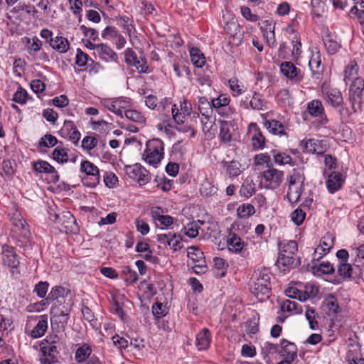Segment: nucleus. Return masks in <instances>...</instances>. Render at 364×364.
<instances>
[{"instance_id":"1","label":"nucleus","mask_w":364,"mask_h":364,"mask_svg":"<svg viewBox=\"0 0 364 364\" xmlns=\"http://www.w3.org/2000/svg\"><path fill=\"white\" fill-rule=\"evenodd\" d=\"M250 290L259 301L269 298L271 291L270 275L267 269L254 272L249 282Z\"/></svg>"},{"instance_id":"2","label":"nucleus","mask_w":364,"mask_h":364,"mask_svg":"<svg viewBox=\"0 0 364 364\" xmlns=\"http://www.w3.org/2000/svg\"><path fill=\"white\" fill-rule=\"evenodd\" d=\"M279 265L292 269L300 264L299 257L296 255L298 245L296 241L282 240L279 242Z\"/></svg>"},{"instance_id":"3","label":"nucleus","mask_w":364,"mask_h":364,"mask_svg":"<svg viewBox=\"0 0 364 364\" xmlns=\"http://www.w3.org/2000/svg\"><path fill=\"white\" fill-rule=\"evenodd\" d=\"M305 176L301 168L293 169L288 177V192L287 197L291 204L296 203L301 196V191L304 185Z\"/></svg>"},{"instance_id":"4","label":"nucleus","mask_w":364,"mask_h":364,"mask_svg":"<svg viewBox=\"0 0 364 364\" xmlns=\"http://www.w3.org/2000/svg\"><path fill=\"white\" fill-rule=\"evenodd\" d=\"M164 156V144L159 139H152L146 144V149L142 154L143 160L148 164L157 167Z\"/></svg>"},{"instance_id":"5","label":"nucleus","mask_w":364,"mask_h":364,"mask_svg":"<svg viewBox=\"0 0 364 364\" xmlns=\"http://www.w3.org/2000/svg\"><path fill=\"white\" fill-rule=\"evenodd\" d=\"M53 210L48 211L49 219L58 224L60 231L65 232L76 233L78 231V226L73 215L70 211L62 213H52Z\"/></svg>"},{"instance_id":"6","label":"nucleus","mask_w":364,"mask_h":364,"mask_svg":"<svg viewBox=\"0 0 364 364\" xmlns=\"http://www.w3.org/2000/svg\"><path fill=\"white\" fill-rule=\"evenodd\" d=\"M80 171L86 175L82 178V183L85 186L93 188L100 182L99 168L90 161H82Z\"/></svg>"},{"instance_id":"7","label":"nucleus","mask_w":364,"mask_h":364,"mask_svg":"<svg viewBox=\"0 0 364 364\" xmlns=\"http://www.w3.org/2000/svg\"><path fill=\"white\" fill-rule=\"evenodd\" d=\"M364 90V80L360 77H355L349 89V100L351 102L354 112H357L356 105L360 107L362 92Z\"/></svg>"},{"instance_id":"8","label":"nucleus","mask_w":364,"mask_h":364,"mask_svg":"<svg viewBox=\"0 0 364 364\" xmlns=\"http://www.w3.org/2000/svg\"><path fill=\"white\" fill-rule=\"evenodd\" d=\"M262 178L265 181V186L269 188L274 189L279 186L284 178V172L277 170L273 166H269L267 169L263 171Z\"/></svg>"},{"instance_id":"9","label":"nucleus","mask_w":364,"mask_h":364,"mask_svg":"<svg viewBox=\"0 0 364 364\" xmlns=\"http://www.w3.org/2000/svg\"><path fill=\"white\" fill-rule=\"evenodd\" d=\"M124 54L125 62L127 65L135 67L139 73L148 72L149 67L147 61L144 58L138 57L131 48H127Z\"/></svg>"},{"instance_id":"10","label":"nucleus","mask_w":364,"mask_h":364,"mask_svg":"<svg viewBox=\"0 0 364 364\" xmlns=\"http://www.w3.org/2000/svg\"><path fill=\"white\" fill-rule=\"evenodd\" d=\"M55 341H52L50 343L48 340L46 343H43L41 346L42 356L40 361L42 364H53L57 362V347L55 345Z\"/></svg>"},{"instance_id":"11","label":"nucleus","mask_w":364,"mask_h":364,"mask_svg":"<svg viewBox=\"0 0 364 364\" xmlns=\"http://www.w3.org/2000/svg\"><path fill=\"white\" fill-rule=\"evenodd\" d=\"M307 111L314 117H319V124L322 126L328 123V118L325 114L324 107L321 101L314 100L307 104Z\"/></svg>"},{"instance_id":"12","label":"nucleus","mask_w":364,"mask_h":364,"mask_svg":"<svg viewBox=\"0 0 364 364\" xmlns=\"http://www.w3.org/2000/svg\"><path fill=\"white\" fill-rule=\"evenodd\" d=\"M249 131L252 134L251 140L253 149H262L265 144V137L262 134L256 123H251Z\"/></svg>"},{"instance_id":"13","label":"nucleus","mask_w":364,"mask_h":364,"mask_svg":"<svg viewBox=\"0 0 364 364\" xmlns=\"http://www.w3.org/2000/svg\"><path fill=\"white\" fill-rule=\"evenodd\" d=\"M280 69L284 75L295 82H299L303 79V76L300 74V70L291 62L282 63Z\"/></svg>"},{"instance_id":"14","label":"nucleus","mask_w":364,"mask_h":364,"mask_svg":"<svg viewBox=\"0 0 364 364\" xmlns=\"http://www.w3.org/2000/svg\"><path fill=\"white\" fill-rule=\"evenodd\" d=\"M1 249L4 263L11 268H16L19 265V260L14 247L5 244L2 245Z\"/></svg>"},{"instance_id":"15","label":"nucleus","mask_w":364,"mask_h":364,"mask_svg":"<svg viewBox=\"0 0 364 364\" xmlns=\"http://www.w3.org/2000/svg\"><path fill=\"white\" fill-rule=\"evenodd\" d=\"M334 237L330 232H327L321 240L319 245L315 249V254H318L319 257L326 255L333 247Z\"/></svg>"},{"instance_id":"16","label":"nucleus","mask_w":364,"mask_h":364,"mask_svg":"<svg viewBox=\"0 0 364 364\" xmlns=\"http://www.w3.org/2000/svg\"><path fill=\"white\" fill-rule=\"evenodd\" d=\"M211 342L210 331L206 328H203L199 333H197L196 338V346L198 350H207Z\"/></svg>"},{"instance_id":"17","label":"nucleus","mask_w":364,"mask_h":364,"mask_svg":"<svg viewBox=\"0 0 364 364\" xmlns=\"http://www.w3.org/2000/svg\"><path fill=\"white\" fill-rule=\"evenodd\" d=\"M281 350L279 353L286 359L294 360L297 356V348L296 345L286 339L280 342Z\"/></svg>"},{"instance_id":"18","label":"nucleus","mask_w":364,"mask_h":364,"mask_svg":"<svg viewBox=\"0 0 364 364\" xmlns=\"http://www.w3.org/2000/svg\"><path fill=\"white\" fill-rule=\"evenodd\" d=\"M61 131L66 134L75 144H77L81 134L73 121L65 120Z\"/></svg>"},{"instance_id":"19","label":"nucleus","mask_w":364,"mask_h":364,"mask_svg":"<svg viewBox=\"0 0 364 364\" xmlns=\"http://www.w3.org/2000/svg\"><path fill=\"white\" fill-rule=\"evenodd\" d=\"M70 294L69 289L57 285L51 288L47 297L50 301H56V303H62V300L68 297Z\"/></svg>"},{"instance_id":"20","label":"nucleus","mask_w":364,"mask_h":364,"mask_svg":"<svg viewBox=\"0 0 364 364\" xmlns=\"http://www.w3.org/2000/svg\"><path fill=\"white\" fill-rule=\"evenodd\" d=\"M33 170L38 173H53V181L57 182L59 180L55 168L46 161H38L33 163Z\"/></svg>"},{"instance_id":"21","label":"nucleus","mask_w":364,"mask_h":364,"mask_svg":"<svg viewBox=\"0 0 364 364\" xmlns=\"http://www.w3.org/2000/svg\"><path fill=\"white\" fill-rule=\"evenodd\" d=\"M344 182L343 175L339 172H332L326 180V186L330 193L339 190Z\"/></svg>"},{"instance_id":"22","label":"nucleus","mask_w":364,"mask_h":364,"mask_svg":"<svg viewBox=\"0 0 364 364\" xmlns=\"http://www.w3.org/2000/svg\"><path fill=\"white\" fill-rule=\"evenodd\" d=\"M97 53L100 58L105 62H117V54L107 44L100 43Z\"/></svg>"},{"instance_id":"23","label":"nucleus","mask_w":364,"mask_h":364,"mask_svg":"<svg viewBox=\"0 0 364 364\" xmlns=\"http://www.w3.org/2000/svg\"><path fill=\"white\" fill-rule=\"evenodd\" d=\"M357 271H360L358 266L352 267L348 263H341L338 267V273L343 279H356L358 277Z\"/></svg>"},{"instance_id":"24","label":"nucleus","mask_w":364,"mask_h":364,"mask_svg":"<svg viewBox=\"0 0 364 364\" xmlns=\"http://www.w3.org/2000/svg\"><path fill=\"white\" fill-rule=\"evenodd\" d=\"M227 245L230 251L238 253L242 251L245 243L235 232H230L227 238Z\"/></svg>"},{"instance_id":"25","label":"nucleus","mask_w":364,"mask_h":364,"mask_svg":"<svg viewBox=\"0 0 364 364\" xmlns=\"http://www.w3.org/2000/svg\"><path fill=\"white\" fill-rule=\"evenodd\" d=\"M49 44L52 48L60 53H66L70 48L68 40L63 36H56L54 38H50Z\"/></svg>"},{"instance_id":"26","label":"nucleus","mask_w":364,"mask_h":364,"mask_svg":"<svg viewBox=\"0 0 364 364\" xmlns=\"http://www.w3.org/2000/svg\"><path fill=\"white\" fill-rule=\"evenodd\" d=\"M264 127L272 134L287 136L284 124L277 120H266Z\"/></svg>"},{"instance_id":"27","label":"nucleus","mask_w":364,"mask_h":364,"mask_svg":"<svg viewBox=\"0 0 364 364\" xmlns=\"http://www.w3.org/2000/svg\"><path fill=\"white\" fill-rule=\"evenodd\" d=\"M105 106L112 112L123 117V112H125L127 107V102L121 99H116L111 102L106 103Z\"/></svg>"},{"instance_id":"28","label":"nucleus","mask_w":364,"mask_h":364,"mask_svg":"<svg viewBox=\"0 0 364 364\" xmlns=\"http://www.w3.org/2000/svg\"><path fill=\"white\" fill-rule=\"evenodd\" d=\"M324 95L327 102L333 107H338L343 103L341 92L338 89H331L326 91Z\"/></svg>"},{"instance_id":"29","label":"nucleus","mask_w":364,"mask_h":364,"mask_svg":"<svg viewBox=\"0 0 364 364\" xmlns=\"http://www.w3.org/2000/svg\"><path fill=\"white\" fill-rule=\"evenodd\" d=\"M72 306L71 301L62 303H55L50 309V318L59 317L60 315L70 314V307Z\"/></svg>"},{"instance_id":"30","label":"nucleus","mask_w":364,"mask_h":364,"mask_svg":"<svg viewBox=\"0 0 364 364\" xmlns=\"http://www.w3.org/2000/svg\"><path fill=\"white\" fill-rule=\"evenodd\" d=\"M92 349L87 344H83L80 346L75 351V360L78 363L87 361L91 356Z\"/></svg>"},{"instance_id":"31","label":"nucleus","mask_w":364,"mask_h":364,"mask_svg":"<svg viewBox=\"0 0 364 364\" xmlns=\"http://www.w3.org/2000/svg\"><path fill=\"white\" fill-rule=\"evenodd\" d=\"M304 149L306 152L311 154H322L324 152L321 141L315 139H309L306 141Z\"/></svg>"},{"instance_id":"32","label":"nucleus","mask_w":364,"mask_h":364,"mask_svg":"<svg viewBox=\"0 0 364 364\" xmlns=\"http://www.w3.org/2000/svg\"><path fill=\"white\" fill-rule=\"evenodd\" d=\"M25 42L28 53L31 55H36L41 49L42 42L36 36L25 38Z\"/></svg>"},{"instance_id":"33","label":"nucleus","mask_w":364,"mask_h":364,"mask_svg":"<svg viewBox=\"0 0 364 364\" xmlns=\"http://www.w3.org/2000/svg\"><path fill=\"white\" fill-rule=\"evenodd\" d=\"M325 48L330 55L336 53L341 48V43L337 42L331 34H327L323 38Z\"/></svg>"},{"instance_id":"34","label":"nucleus","mask_w":364,"mask_h":364,"mask_svg":"<svg viewBox=\"0 0 364 364\" xmlns=\"http://www.w3.org/2000/svg\"><path fill=\"white\" fill-rule=\"evenodd\" d=\"M9 215L11 216V220L13 221L14 225L17 227H20L22 229H25L26 227V223L23 219V217L16 208V206H11V209L9 212Z\"/></svg>"},{"instance_id":"35","label":"nucleus","mask_w":364,"mask_h":364,"mask_svg":"<svg viewBox=\"0 0 364 364\" xmlns=\"http://www.w3.org/2000/svg\"><path fill=\"white\" fill-rule=\"evenodd\" d=\"M314 274H331L334 272V267L329 262H322L313 267Z\"/></svg>"},{"instance_id":"36","label":"nucleus","mask_w":364,"mask_h":364,"mask_svg":"<svg viewBox=\"0 0 364 364\" xmlns=\"http://www.w3.org/2000/svg\"><path fill=\"white\" fill-rule=\"evenodd\" d=\"M323 306L328 310V315L335 314L339 311V306L337 299L332 294H329L323 301Z\"/></svg>"},{"instance_id":"37","label":"nucleus","mask_w":364,"mask_h":364,"mask_svg":"<svg viewBox=\"0 0 364 364\" xmlns=\"http://www.w3.org/2000/svg\"><path fill=\"white\" fill-rule=\"evenodd\" d=\"M190 56L193 64L197 68H202L205 64V57L196 48L190 50Z\"/></svg>"},{"instance_id":"38","label":"nucleus","mask_w":364,"mask_h":364,"mask_svg":"<svg viewBox=\"0 0 364 364\" xmlns=\"http://www.w3.org/2000/svg\"><path fill=\"white\" fill-rule=\"evenodd\" d=\"M255 183L252 179L247 178L240 187V193L242 196L249 198L255 193Z\"/></svg>"},{"instance_id":"39","label":"nucleus","mask_w":364,"mask_h":364,"mask_svg":"<svg viewBox=\"0 0 364 364\" xmlns=\"http://www.w3.org/2000/svg\"><path fill=\"white\" fill-rule=\"evenodd\" d=\"M286 295L289 298L298 299L300 301L308 299V292L302 291L296 287H289L285 291Z\"/></svg>"},{"instance_id":"40","label":"nucleus","mask_w":364,"mask_h":364,"mask_svg":"<svg viewBox=\"0 0 364 364\" xmlns=\"http://www.w3.org/2000/svg\"><path fill=\"white\" fill-rule=\"evenodd\" d=\"M136 251L141 254V257L146 261H151L152 259V251L149 245L144 242H139L136 246Z\"/></svg>"},{"instance_id":"41","label":"nucleus","mask_w":364,"mask_h":364,"mask_svg":"<svg viewBox=\"0 0 364 364\" xmlns=\"http://www.w3.org/2000/svg\"><path fill=\"white\" fill-rule=\"evenodd\" d=\"M48 328L46 320H40L36 326L31 331V336L33 338H40L44 335Z\"/></svg>"},{"instance_id":"42","label":"nucleus","mask_w":364,"mask_h":364,"mask_svg":"<svg viewBox=\"0 0 364 364\" xmlns=\"http://www.w3.org/2000/svg\"><path fill=\"white\" fill-rule=\"evenodd\" d=\"M125 117L133 122L143 124L146 122V118L137 110L126 109L124 112Z\"/></svg>"},{"instance_id":"43","label":"nucleus","mask_w":364,"mask_h":364,"mask_svg":"<svg viewBox=\"0 0 364 364\" xmlns=\"http://www.w3.org/2000/svg\"><path fill=\"white\" fill-rule=\"evenodd\" d=\"M187 256L194 262H199L203 259V253L198 247L195 246H191L188 248Z\"/></svg>"},{"instance_id":"44","label":"nucleus","mask_w":364,"mask_h":364,"mask_svg":"<svg viewBox=\"0 0 364 364\" xmlns=\"http://www.w3.org/2000/svg\"><path fill=\"white\" fill-rule=\"evenodd\" d=\"M290 216L291 221L296 225L299 226L303 223L306 218V212L299 206L291 213Z\"/></svg>"},{"instance_id":"45","label":"nucleus","mask_w":364,"mask_h":364,"mask_svg":"<svg viewBox=\"0 0 364 364\" xmlns=\"http://www.w3.org/2000/svg\"><path fill=\"white\" fill-rule=\"evenodd\" d=\"M265 102L259 93L256 92H253L251 95L250 105L251 109L261 110L264 106Z\"/></svg>"},{"instance_id":"46","label":"nucleus","mask_w":364,"mask_h":364,"mask_svg":"<svg viewBox=\"0 0 364 364\" xmlns=\"http://www.w3.org/2000/svg\"><path fill=\"white\" fill-rule=\"evenodd\" d=\"M226 164L227 173L230 177H236L240 174L241 164L239 161H232Z\"/></svg>"},{"instance_id":"47","label":"nucleus","mask_w":364,"mask_h":364,"mask_svg":"<svg viewBox=\"0 0 364 364\" xmlns=\"http://www.w3.org/2000/svg\"><path fill=\"white\" fill-rule=\"evenodd\" d=\"M53 158L59 164L66 163L68 160V153L63 148L56 147L53 151Z\"/></svg>"},{"instance_id":"48","label":"nucleus","mask_w":364,"mask_h":364,"mask_svg":"<svg viewBox=\"0 0 364 364\" xmlns=\"http://www.w3.org/2000/svg\"><path fill=\"white\" fill-rule=\"evenodd\" d=\"M142 166L140 164L126 166L124 169L127 175L132 179L136 181Z\"/></svg>"},{"instance_id":"49","label":"nucleus","mask_w":364,"mask_h":364,"mask_svg":"<svg viewBox=\"0 0 364 364\" xmlns=\"http://www.w3.org/2000/svg\"><path fill=\"white\" fill-rule=\"evenodd\" d=\"M50 301L46 297L38 302L30 304L27 306V311L29 312H40L43 311L49 304Z\"/></svg>"},{"instance_id":"50","label":"nucleus","mask_w":364,"mask_h":364,"mask_svg":"<svg viewBox=\"0 0 364 364\" xmlns=\"http://www.w3.org/2000/svg\"><path fill=\"white\" fill-rule=\"evenodd\" d=\"M255 206H238L237 210V217L240 219H246L255 214Z\"/></svg>"},{"instance_id":"51","label":"nucleus","mask_w":364,"mask_h":364,"mask_svg":"<svg viewBox=\"0 0 364 364\" xmlns=\"http://www.w3.org/2000/svg\"><path fill=\"white\" fill-rule=\"evenodd\" d=\"M122 274L124 279L127 282L134 283L138 279V275L136 272L132 269L129 266L123 267Z\"/></svg>"},{"instance_id":"52","label":"nucleus","mask_w":364,"mask_h":364,"mask_svg":"<svg viewBox=\"0 0 364 364\" xmlns=\"http://www.w3.org/2000/svg\"><path fill=\"white\" fill-rule=\"evenodd\" d=\"M358 70V67L356 62L354 60L350 61L345 70V80H350L351 78L357 75Z\"/></svg>"},{"instance_id":"53","label":"nucleus","mask_w":364,"mask_h":364,"mask_svg":"<svg viewBox=\"0 0 364 364\" xmlns=\"http://www.w3.org/2000/svg\"><path fill=\"white\" fill-rule=\"evenodd\" d=\"M152 313L156 318H160L165 316L167 314L168 311L166 306L161 303L156 302L152 306Z\"/></svg>"},{"instance_id":"54","label":"nucleus","mask_w":364,"mask_h":364,"mask_svg":"<svg viewBox=\"0 0 364 364\" xmlns=\"http://www.w3.org/2000/svg\"><path fill=\"white\" fill-rule=\"evenodd\" d=\"M214 263L215 268L218 269L217 274L220 277H225L226 274L225 271L228 267V264L225 262V261L222 258L215 257L214 259Z\"/></svg>"},{"instance_id":"55","label":"nucleus","mask_w":364,"mask_h":364,"mask_svg":"<svg viewBox=\"0 0 364 364\" xmlns=\"http://www.w3.org/2000/svg\"><path fill=\"white\" fill-rule=\"evenodd\" d=\"M263 36L267 40V43L272 48L276 46V39L274 34V26H269V30L266 28L263 31Z\"/></svg>"},{"instance_id":"56","label":"nucleus","mask_w":364,"mask_h":364,"mask_svg":"<svg viewBox=\"0 0 364 364\" xmlns=\"http://www.w3.org/2000/svg\"><path fill=\"white\" fill-rule=\"evenodd\" d=\"M58 143V139L55 136L51 134L44 135L39 141V146L43 147H53Z\"/></svg>"},{"instance_id":"57","label":"nucleus","mask_w":364,"mask_h":364,"mask_svg":"<svg viewBox=\"0 0 364 364\" xmlns=\"http://www.w3.org/2000/svg\"><path fill=\"white\" fill-rule=\"evenodd\" d=\"M228 84L230 90L234 93V96L240 95L244 92V86L239 84V81L237 78L233 77L230 79L228 80Z\"/></svg>"},{"instance_id":"58","label":"nucleus","mask_w":364,"mask_h":364,"mask_svg":"<svg viewBox=\"0 0 364 364\" xmlns=\"http://www.w3.org/2000/svg\"><path fill=\"white\" fill-rule=\"evenodd\" d=\"M49 284L47 282H39L37 284H36L34 287V292L36 293L37 296L40 298H45L48 289Z\"/></svg>"},{"instance_id":"59","label":"nucleus","mask_w":364,"mask_h":364,"mask_svg":"<svg viewBox=\"0 0 364 364\" xmlns=\"http://www.w3.org/2000/svg\"><path fill=\"white\" fill-rule=\"evenodd\" d=\"M254 160H255V164L256 165L267 164V168H269V166H272L270 156L267 153L257 154L255 156Z\"/></svg>"},{"instance_id":"60","label":"nucleus","mask_w":364,"mask_h":364,"mask_svg":"<svg viewBox=\"0 0 364 364\" xmlns=\"http://www.w3.org/2000/svg\"><path fill=\"white\" fill-rule=\"evenodd\" d=\"M27 97L28 93L26 90L22 87H18L13 96V100L16 103L23 105L26 102Z\"/></svg>"},{"instance_id":"61","label":"nucleus","mask_w":364,"mask_h":364,"mask_svg":"<svg viewBox=\"0 0 364 364\" xmlns=\"http://www.w3.org/2000/svg\"><path fill=\"white\" fill-rule=\"evenodd\" d=\"M80 30L82 32L85 36L88 37L89 39L95 41L98 40V32L97 30L92 28H87L85 25H81L80 26Z\"/></svg>"},{"instance_id":"62","label":"nucleus","mask_w":364,"mask_h":364,"mask_svg":"<svg viewBox=\"0 0 364 364\" xmlns=\"http://www.w3.org/2000/svg\"><path fill=\"white\" fill-rule=\"evenodd\" d=\"M274 162L279 165L290 164L292 159L285 153H277L273 155Z\"/></svg>"},{"instance_id":"63","label":"nucleus","mask_w":364,"mask_h":364,"mask_svg":"<svg viewBox=\"0 0 364 364\" xmlns=\"http://www.w3.org/2000/svg\"><path fill=\"white\" fill-rule=\"evenodd\" d=\"M118 182V178L112 172H106L104 175V183L109 188L115 187Z\"/></svg>"},{"instance_id":"64","label":"nucleus","mask_w":364,"mask_h":364,"mask_svg":"<svg viewBox=\"0 0 364 364\" xmlns=\"http://www.w3.org/2000/svg\"><path fill=\"white\" fill-rule=\"evenodd\" d=\"M215 191L216 188L208 181H205L200 188V193L205 197L213 195Z\"/></svg>"}]
</instances>
